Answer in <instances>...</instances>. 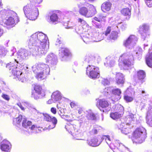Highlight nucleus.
Returning a JSON list of instances; mask_svg holds the SVG:
<instances>
[{
	"label": "nucleus",
	"mask_w": 152,
	"mask_h": 152,
	"mask_svg": "<svg viewBox=\"0 0 152 152\" xmlns=\"http://www.w3.org/2000/svg\"><path fill=\"white\" fill-rule=\"evenodd\" d=\"M48 38L42 32H37L32 35L28 41V47L32 49L33 56H41L47 53L49 48Z\"/></svg>",
	"instance_id": "nucleus-1"
},
{
	"label": "nucleus",
	"mask_w": 152,
	"mask_h": 152,
	"mask_svg": "<svg viewBox=\"0 0 152 152\" xmlns=\"http://www.w3.org/2000/svg\"><path fill=\"white\" fill-rule=\"evenodd\" d=\"M32 69L38 80L44 79L50 72L48 65L43 63L36 64L32 66Z\"/></svg>",
	"instance_id": "nucleus-2"
},
{
	"label": "nucleus",
	"mask_w": 152,
	"mask_h": 152,
	"mask_svg": "<svg viewBox=\"0 0 152 152\" xmlns=\"http://www.w3.org/2000/svg\"><path fill=\"white\" fill-rule=\"evenodd\" d=\"M146 137L145 129L140 127L137 128L133 132L132 140L134 143H141L144 141Z\"/></svg>",
	"instance_id": "nucleus-3"
},
{
	"label": "nucleus",
	"mask_w": 152,
	"mask_h": 152,
	"mask_svg": "<svg viewBox=\"0 0 152 152\" xmlns=\"http://www.w3.org/2000/svg\"><path fill=\"white\" fill-rule=\"evenodd\" d=\"M18 62L17 61L16 59H15L14 63L10 62L7 65L6 67L10 68V70H11L12 74L16 77L18 78L19 81L24 82L26 81L25 77H23L22 72L19 70V69L17 67L16 65Z\"/></svg>",
	"instance_id": "nucleus-4"
},
{
	"label": "nucleus",
	"mask_w": 152,
	"mask_h": 152,
	"mask_svg": "<svg viewBox=\"0 0 152 152\" xmlns=\"http://www.w3.org/2000/svg\"><path fill=\"white\" fill-rule=\"evenodd\" d=\"M26 17L29 20H35L38 15V9L31 4H28L23 8Z\"/></svg>",
	"instance_id": "nucleus-5"
},
{
	"label": "nucleus",
	"mask_w": 152,
	"mask_h": 152,
	"mask_svg": "<svg viewBox=\"0 0 152 152\" xmlns=\"http://www.w3.org/2000/svg\"><path fill=\"white\" fill-rule=\"evenodd\" d=\"M133 61L134 58L132 55L129 53H126L120 56L119 65L120 66L121 61H122L124 68L125 69H127L128 68L133 64Z\"/></svg>",
	"instance_id": "nucleus-6"
},
{
	"label": "nucleus",
	"mask_w": 152,
	"mask_h": 152,
	"mask_svg": "<svg viewBox=\"0 0 152 152\" xmlns=\"http://www.w3.org/2000/svg\"><path fill=\"white\" fill-rule=\"evenodd\" d=\"M86 6L87 8L82 7L80 9L79 12L81 15L89 18L92 17L96 13V9L93 5L87 4Z\"/></svg>",
	"instance_id": "nucleus-7"
},
{
	"label": "nucleus",
	"mask_w": 152,
	"mask_h": 152,
	"mask_svg": "<svg viewBox=\"0 0 152 152\" xmlns=\"http://www.w3.org/2000/svg\"><path fill=\"white\" fill-rule=\"evenodd\" d=\"M86 74L91 78H98L100 76L99 68L93 65H89L86 68Z\"/></svg>",
	"instance_id": "nucleus-8"
},
{
	"label": "nucleus",
	"mask_w": 152,
	"mask_h": 152,
	"mask_svg": "<svg viewBox=\"0 0 152 152\" xmlns=\"http://www.w3.org/2000/svg\"><path fill=\"white\" fill-rule=\"evenodd\" d=\"M96 105L103 112H107L111 109L110 103L104 99L99 100Z\"/></svg>",
	"instance_id": "nucleus-9"
},
{
	"label": "nucleus",
	"mask_w": 152,
	"mask_h": 152,
	"mask_svg": "<svg viewBox=\"0 0 152 152\" xmlns=\"http://www.w3.org/2000/svg\"><path fill=\"white\" fill-rule=\"evenodd\" d=\"M115 110L117 112L111 113L110 117L113 119L116 120L121 117L124 113V108L122 106L119 104L115 105Z\"/></svg>",
	"instance_id": "nucleus-10"
},
{
	"label": "nucleus",
	"mask_w": 152,
	"mask_h": 152,
	"mask_svg": "<svg viewBox=\"0 0 152 152\" xmlns=\"http://www.w3.org/2000/svg\"><path fill=\"white\" fill-rule=\"evenodd\" d=\"M12 15L17 18V22L18 21V17L17 14L14 12L10 10H3L0 12V24L2 23V22L6 18V17H8L10 15Z\"/></svg>",
	"instance_id": "nucleus-11"
},
{
	"label": "nucleus",
	"mask_w": 152,
	"mask_h": 152,
	"mask_svg": "<svg viewBox=\"0 0 152 152\" xmlns=\"http://www.w3.org/2000/svg\"><path fill=\"white\" fill-rule=\"evenodd\" d=\"M137 41V37L134 35H132L124 42V45L127 48H132L135 45Z\"/></svg>",
	"instance_id": "nucleus-12"
},
{
	"label": "nucleus",
	"mask_w": 152,
	"mask_h": 152,
	"mask_svg": "<svg viewBox=\"0 0 152 152\" xmlns=\"http://www.w3.org/2000/svg\"><path fill=\"white\" fill-rule=\"evenodd\" d=\"M17 19L15 18V17L12 15H10L8 17H6V18L4 19L2 22V23L0 24L2 25H7L12 26L15 24L17 23L19 21V19L18 18V21L17 22Z\"/></svg>",
	"instance_id": "nucleus-13"
},
{
	"label": "nucleus",
	"mask_w": 152,
	"mask_h": 152,
	"mask_svg": "<svg viewBox=\"0 0 152 152\" xmlns=\"http://www.w3.org/2000/svg\"><path fill=\"white\" fill-rule=\"evenodd\" d=\"M46 62L49 64L55 65L57 62V58L56 56L53 53L48 54L45 58Z\"/></svg>",
	"instance_id": "nucleus-14"
},
{
	"label": "nucleus",
	"mask_w": 152,
	"mask_h": 152,
	"mask_svg": "<svg viewBox=\"0 0 152 152\" xmlns=\"http://www.w3.org/2000/svg\"><path fill=\"white\" fill-rule=\"evenodd\" d=\"M65 128L68 132L74 136L78 134V130L76 129V126L71 124H67L65 126Z\"/></svg>",
	"instance_id": "nucleus-15"
},
{
	"label": "nucleus",
	"mask_w": 152,
	"mask_h": 152,
	"mask_svg": "<svg viewBox=\"0 0 152 152\" xmlns=\"http://www.w3.org/2000/svg\"><path fill=\"white\" fill-rule=\"evenodd\" d=\"M11 148V145L10 142L7 140H3L0 145L1 150L5 152H9Z\"/></svg>",
	"instance_id": "nucleus-16"
},
{
	"label": "nucleus",
	"mask_w": 152,
	"mask_h": 152,
	"mask_svg": "<svg viewBox=\"0 0 152 152\" xmlns=\"http://www.w3.org/2000/svg\"><path fill=\"white\" fill-rule=\"evenodd\" d=\"M17 58L19 60H22V59L26 58L29 54V52L25 49H20L17 53Z\"/></svg>",
	"instance_id": "nucleus-17"
},
{
	"label": "nucleus",
	"mask_w": 152,
	"mask_h": 152,
	"mask_svg": "<svg viewBox=\"0 0 152 152\" xmlns=\"http://www.w3.org/2000/svg\"><path fill=\"white\" fill-rule=\"evenodd\" d=\"M149 29V26L147 24H143L140 26L139 31L141 34L142 38H145L144 37V34L146 35V36H148L146 32H148Z\"/></svg>",
	"instance_id": "nucleus-18"
},
{
	"label": "nucleus",
	"mask_w": 152,
	"mask_h": 152,
	"mask_svg": "<svg viewBox=\"0 0 152 152\" xmlns=\"http://www.w3.org/2000/svg\"><path fill=\"white\" fill-rule=\"evenodd\" d=\"M92 34L91 33L90 34L88 32H86L82 34L81 37L84 42L87 44L90 42H92L93 37L92 36Z\"/></svg>",
	"instance_id": "nucleus-19"
},
{
	"label": "nucleus",
	"mask_w": 152,
	"mask_h": 152,
	"mask_svg": "<svg viewBox=\"0 0 152 152\" xmlns=\"http://www.w3.org/2000/svg\"><path fill=\"white\" fill-rule=\"evenodd\" d=\"M121 91L120 89L118 88L113 89L112 92V99L115 101H117L121 98L120 94Z\"/></svg>",
	"instance_id": "nucleus-20"
},
{
	"label": "nucleus",
	"mask_w": 152,
	"mask_h": 152,
	"mask_svg": "<svg viewBox=\"0 0 152 152\" xmlns=\"http://www.w3.org/2000/svg\"><path fill=\"white\" fill-rule=\"evenodd\" d=\"M129 125L124 123H122L118 126L119 129L121 130L122 133L125 134H127L129 132V128L128 127Z\"/></svg>",
	"instance_id": "nucleus-21"
},
{
	"label": "nucleus",
	"mask_w": 152,
	"mask_h": 152,
	"mask_svg": "<svg viewBox=\"0 0 152 152\" xmlns=\"http://www.w3.org/2000/svg\"><path fill=\"white\" fill-rule=\"evenodd\" d=\"M115 80L117 84H123L124 82V76L121 73H117L116 74Z\"/></svg>",
	"instance_id": "nucleus-22"
},
{
	"label": "nucleus",
	"mask_w": 152,
	"mask_h": 152,
	"mask_svg": "<svg viewBox=\"0 0 152 152\" xmlns=\"http://www.w3.org/2000/svg\"><path fill=\"white\" fill-rule=\"evenodd\" d=\"M111 3L109 1H107L102 4L101 6L102 10L104 12L109 11L111 9Z\"/></svg>",
	"instance_id": "nucleus-23"
},
{
	"label": "nucleus",
	"mask_w": 152,
	"mask_h": 152,
	"mask_svg": "<svg viewBox=\"0 0 152 152\" xmlns=\"http://www.w3.org/2000/svg\"><path fill=\"white\" fill-rule=\"evenodd\" d=\"M51 98L53 99L54 102H56L61 100L62 98V96L59 91H56L53 93Z\"/></svg>",
	"instance_id": "nucleus-24"
},
{
	"label": "nucleus",
	"mask_w": 152,
	"mask_h": 152,
	"mask_svg": "<svg viewBox=\"0 0 152 152\" xmlns=\"http://www.w3.org/2000/svg\"><path fill=\"white\" fill-rule=\"evenodd\" d=\"M59 56L62 58H63L65 56H68L69 54V50L65 48H61L59 50Z\"/></svg>",
	"instance_id": "nucleus-25"
},
{
	"label": "nucleus",
	"mask_w": 152,
	"mask_h": 152,
	"mask_svg": "<svg viewBox=\"0 0 152 152\" xmlns=\"http://www.w3.org/2000/svg\"><path fill=\"white\" fill-rule=\"evenodd\" d=\"M113 90V87H108L105 88L104 91H102V93H103L104 95L110 98V95H111H111L112 94Z\"/></svg>",
	"instance_id": "nucleus-26"
},
{
	"label": "nucleus",
	"mask_w": 152,
	"mask_h": 152,
	"mask_svg": "<svg viewBox=\"0 0 152 152\" xmlns=\"http://www.w3.org/2000/svg\"><path fill=\"white\" fill-rule=\"evenodd\" d=\"M87 143L89 145L93 147L98 146L100 144L98 142V140L96 138L92 139L90 140H88Z\"/></svg>",
	"instance_id": "nucleus-27"
},
{
	"label": "nucleus",
	"mask_w": 152,
	"mask_h": 152,
	"mask_svg": "<svg viewBox=\"0 0 152 152\" xmlns=\"http://www.w3.org/2000/svg\"><path fill=\"white\" fill-rule=\"evenodd\" d=\"M152 109L148 111L147 115V123L148 124L152 126Z\"/></svg>",
	"instance_id": "nucleus-28"
},
{
	"label": "nucleus",
	"mask_w": 152,
	"mask_h": 152,
	"mask_svg": "<svg viewBox=\"0 0 152 152\" xmlns=\"http://www.w3.org/2000/svg\"><path fill=\"white\" fill-rule=\"evenodd\" d=\"M104 38V34H100L92 37V42H99L103 39Z\"/></svg>",
	"instance_id": "nucleus-29"
},
{
	"label": "nucleus",
	"mask_w": 152,
	"mask_h": 152,
	"mask_svg": "<svg viewBox=\"0 0 152 152\" xmlns=\"http://www.w3.org/2000/svg\"><path fill=\"white\" fill-rule=\"evenodd\" d=\"M31 124L32 123L31 121H28L25 118H23L22 125L23 127L26 128H30V126Z\"/></svg>",
	"instance_id": "nucleus-30"
},
{
	"label": "nucleus",
	"mask_w": 152,
	"mask_h": 152,
	"mask_svg": "<svg viewBox=\"0 0 152 152\" xmlns=\"http://www.w3.org/2000/svg\"><path fill=\"white\" fill-rule=\"evenodd\" d=\"M86 116L89 119L94 120L95 118V115L91 110H88L86 112Z\"/></svg>",
	"instance_id": "nucleus-31"
},
{
	"label": "nucleus",
	"mask_w": 152,
	"mask_h": 152,
	"mask_svg": "<svg viewBox=\"0 0 152 152\" xmlns=\"http://www.w3.org/2000/svg\"><path fill=\"white\" fill-rule=\"evenodd\" d=\"M146 61L148 66L150 67H152V52L148 57H146Z\"/></svg>",
	"instance_id": "nucleus-32"
},
{
	"label": "nucleus",
	"mask_w": 152,
	"mask_h": 152,
	"mask_svg": "<svg viewBox=\"0 0 152 152\" xmlns=\"http://www.w3.org/2000/svg\"><path fill=\"white\" fill-rule=\"evenodd\" d=\"M50 121L52 122V124L51 125H50L48 126V129H52L55 127L57 124V120L56 118L53 117L51 118Z\"/></svg>",
	"instance_id": "nucleus-33"
},
{
	"label": "nucleus",
	"mask_w": 152,
	"mask_h": 152,
	"mask_svg": "<svg viewBox=\"0 0 152 152\" xmlns=\"http://www.w3.org/2000/svg\"><path fill=\"white\" fill-rule=\"evenodd\" d=\"M137 76L139 80H142L144 79L145 76V72L143 70H140L137 72Z\"/></svg>",
	"instance_id": "nucleus-34"
},
{
	"label": "nucleus",
	"mask_w": 152,
	"mask_h": 152,
	"mask_svg": "<svg viewBox=\"0 0 152 152\" xmlns=\"http://www.w3.org/2000/svg\"><path fill=\"white\" fill-rule=\"evenodd\" d=\"M121 14L125 16L130 15H131V11L129 8H123L121 10Z\"/></svg>",
	"instance_id": "nucleus-35"
},
{
	"label": "nucleus",
	"mask_w": 152,
	"mask_h": 152,
	"mask_svg": "<svg viewBox=\"0 0 152 152\" xmlns=\"http://www.w3.org/2000/svg\"><path fill=\"white\" fill-rule=\"evenodd\" d=\"M23 118L22 115H20L18 117L14 118L13 119L14 124H15L16 125L19 124Z\"/></svg>",
	"instance_id": "nucleus-36"
},
{
	"label": "nucleus",
	"mask_w": 152,
	"mask_h": 152,
	"mask_svg": "<svg viewBox=\"0 0 152 152\" xmlns=\"http://www.w3.org/2000/svg\"><path fill=\"white\" fill-rule=\"evenodd\" d=\"M50 18L51 21L54 22L57 21L58 17L56 14L54 13L50 15Z\"/></svg>",
	"instance_id": "nucleus-37"
},
{
	"label": "nucleus",
	"mask_w": 152,
	"mask_h": 152,
	"mask_svg": "<svg viewBox=\"0 0 152 152\" xmlns=\"http://www.w3.org/2000/svg\"><path fill=\"white\" fill-rule=\"evenodd\" d=\"M42 90V88L40 86L36 85L34 87V90L33 91L36 92L38 94H41Z\"/></svg>",
	"instance_id": "nucleus-38"
},
{
	"label": "nucleus",
	"mask_w": 152,
	"mask_h": 152,
	"mask_svg": "<svg viewBox=\"0 0 152 152\" xmlns=\"http://www.w3.org/2000/svg\"><path fill=\"white\" fill-rule=\"evenodd\" d=\"M118 33L116 31H113L111 33L110 39L115 40L118 37Z\"/></svg>",
	"instance_id": "nucleus-39"
},
{
	"label": "nucleus",
	"mask_w": 152,
	"mask_h": 152,
	"mask_svg": "<svg viewBox=\"0 0 152 152\" xmlns=\"http://www.w3.org/2000/svg\"><path fill=\"white\" fill-rule=\"evenodd\" d=\"M41 94H38L36 92L33 91L31 94V97L35 99H37L40 97Z\"/></svg>",
	"instance_id": "nucleus-40"
},
{
	"label": "nucleus",
	"mask_w": 152,
	"mask_h": 152,
	"mask_svg": "<svg viewBox=\"0 0 152 152\" xmlns=\"http://www.w3.org/2000/svg\"><path fill=\"white\" fill-rule=\"evenodd\" d=\"M6 54V50L5 49L1 47H0V57L5 56Z\"/></svg>",
	"instance_id": "nucleus-41"
},
{
	"label": "nucleus",
	"mask_w": 152,
	"mask_h": 152,
	"mask_svg": "<svg viewBox=\"0 0 152 152\" xmlns=\"http://www.w3.org/2000/svg\"><path fill=\"white\" fill-rule=\"evenodd\" d=\"M1 97L3 99L7 101H9L10 100V96L4 93H2Z\"/></svg>",
	"instance_id": "nucleus-42"
},
{
	"label": "nucleus",
	"mask_w": 152,
	"mask_h": 152,
	"mask_svg": "<svg viewBox=\"0 0 152 152\" xmlns=\"http://www.w3.org/2000/svg\"><path fill=\"white\" fill-rule=\"evenodd\" d=\"M111 30V27H108L106 31L104 33L102 34H104V36H107L108 35V34L110 33Z\"/></svg>",
	"instance_id": "nucleus-43"
},
{
	"label": "nucleus",
	"mask_w": 152,
	"mask_h": 152,
	"mask_svg": "<svg viewBox=\"0 0 152 152\" xmlns=\"http://www.w3.org/2000/svg\"><path fill=\"white\" fill-rule=\"evenodd\" d=\"M124 99L128 102H131L133 100L132 97L129 96H124Z\"/></svg>",
	"instance_id": "nucleus-44"
},
{
	"label": "nucleus",
	"mask_w": 152,
	"mask_h": 152,
	"mask_svg": "<svg viewBox=\"0 0 152 152\" xmlns=\"http://www.w3.org/2000/svg\"><path fill=\"white\" fill-rule=\"evenodd\" d=\"M77 28H78V27L77 26H68L66 28L68 29H74L75 30V31H76V32L78 34L80 33V32H79L78 30H77Z\"/></svg>",
	"instance_id": "nucleus-45"
},
{
	"label": "nucleus",
	"mask_w": 152,
	"mask_h": 152,
	"mask_svg": "<svg viewBox=\"0 0 152 152\" xmlns=\"http://www.w3.org/2000/svg\"><path fill=\"white\" fill-rule=\"evenodd\" d=\"M102 83L104 86L109 85L110 83L109 81L107 79H103L102 80Z\"/></svg>",
	"instance_id": "nucleus-46"
},
{
	"label": "nucleus",
	"mask_w": 152,
	"mask_h": 152,
	"mask_svg": "<svg viewBox=\"0 0 152 152\" xmlns=\"http://www.w3.org/2000/svg\"><path fill=\"white\" fill-rule=\"evenodd\" d=\"M103 139H105L107 143L108 144L109 142L110 141V140L109 136H104L103 138Z\"/></svg>",
	"instance_id": "nucleus-47"
},
{
	"label": "nucleus",
	"mask_w": 152,
	"mask_h": 152,
	"mask_svg": "<svg viewBox=\"0 0 152 152\" xmlns=\"http://www.w3.org/2000/svg\"><path fill=\"white\" fill-rule=\"evenodd\" d=\"M78 21L79 22H80L81 23V24L83 25H85L86 26H87V24L86 23V21L84 20H83L81 19V18H79Z\"/></svg>",
	"instance_id": "nucleus-48"
},
{
	"label": "nucleus",
	"mask_w": 152,
	"mask_h": 152,
	"mask_svg": "<svg viewBox=\"0 0 152 152\" xmlns=\"http://www.w3.org/2000/svg\"><path fill=\"white\" fill-rule=\"evenodd\" d=\"M142 51V50L141 48H139L138 52H137L136 53V54L138 56H139V58L141 56Z\"/></svg>",
	"instance_id": "nucleus-49"
},
{
	"label": "nucleus",
	"mask_w": 152,
	"mask_h": 152,
	"mask_svg": "<svg viewBox=\"0 0 152 152\" xmlns=\"http://www.w3.org/2000/svg\"><path fill=\"white\" fill-rule=\"evenodd\" d=\"M70 105L72 108H74L77 105V103L74 102H72L70 103Z\"/></svg>",
	"instance_id": "nucleus-50"
},
{
	"label": "nucleus",
	"mask_w": 152,
	"mask_h": 152,
	"mask_svg": "<svg viewBox=\"0 0 152 152\" xmlns=\"http://www.w3.org/2000/svg\"><path fill=\"white\" fill-rule=\"evenodd\" d=\"M50 111L52 113L54 114H56L57 113L56 109L55 107L51 108L50 110Z\"/></svg>",
	"instance_id": "nucleus-51"
},
{
	"label": "nucleus",
	"mask_w": 152,
	"mask_h": 152,
	"mask_svg": "<svg viewBox=\"0 0 152 152\" xmlns=\"http://www.w3.org/2000/svg\"><path fill=\"white\" fill-rule=\"evenodd\" d=\"M51 117L48 115H46L45 116V119L46 121H50L51 120Z\"/></svg>",
	"instance_id": "nucleus-52"
},
{
	"label": "nucleus",
	"mask_w": 152,
	"mask_h": 152,
	"mask_svg": "<svg viewBox=\"0 0 152 152\" xmlns=\"http://www.w3.org/2000/svg\"><path fill=\"white\" fill-rule=\"evenodd\" d=\"M115 61L114 60H111L109 63V66H113L115 64Z\"/></svg>",
	"instance_id": "nucleus-53"
},
{
	"label": "nucleus",
	"mask_w": 152,
	"mask_h": 152,
	"mask_svg": "<svg viewBox=\"0 0 152 152\" xmlns=\"http://www.w3.org/2000/svg\"><path fill=\"white\" fill-rule=\"evenodd\" d=\"M91 132L92 134H96L97 133V129L94 127L92 130Z\"/></svg>",
	"instance_id": "nucleus-54"
},
{
	"label": "nucleus",
	"mask_w": 152,
	"mask_h": 152,
	"mask_svg": "<svg viewBox=\"0 0 152 152\" xmlns=\"http://www.w3.org/2000/svg\"><path fill=\"white\" fill-rule=\"evenodd\" d=\"M121 27L122 30H125L127 28V25L125 24H123L121 25Z\"/></svg>",
	"instance_id": "nucleus-55"
},
{
	"label": "nucleus",
	"mask_w": 152,
	"mask_h": 152,
	"mask_svg": "<svg viewBox=\"0 0 152 152\" xmlns=\"http://www.w3.org/2000/svg\"><path fill=\"white\" fill-rule=\"evenodd\" d=\"M83 112V109L82 108L79 107L78 109V113L79 114H80L82 113Z\"/></svg>",
	"instance_id": "nucleus-56"
},
{
	"label": "nucleus",
	"mask_w": 152,
	"mask_h": 152,
	"mask_svg": "<svg viewBox=\"0 0 152 152\" xmlns=\"http://www.w3.org/2000/svg\"><path fill=\"white\" fill-rule=\"evenodd\" d=\"M94 19L95 20L98 22H100L101 19L100 18H99V16H98L97 17H95L94 18Z\"/></svg>",
	"instance_id": "nucleus-57"
},
{
	"label": "nucleus",
	"mask_w": 152,
	"mask_h": 152,
	"mask_svg": "<svg viewBox=\"0 0 152 152\" xmlns=\"http://www.w3.org/2000/svg\"><path fill=\"white\" fill-rule=\"evenodd\" d=\"M51 99H50L48 100V104H51L53 102H54L53 101V99L51 98Z\"/></svg>",
	"instance_id": "nucleus-58"
},
{
	"label": "nucleus",
	"mask_w": 152,
	"mask_h": 152,
	"mask_svg": "<svg viewBox=\"0 0 152 152\" xmlns=\"http://www.w3.org/2000/svg\"><path fill=\"white\" fill-rule=\"evenodd\" d=\"M99 18H100L101 19V21L102 20H104L105 17H104L102 15H98Z\"/></svg>",
	"instance_id": "nucleus-59"
},
{
	"label": "nucleus",
	"mask_w": 152,
	"mask_h": 152,
	"mask_svg": "<svg viewBox=\"0 0 152 152\" xmlns=\"http://www.w3.org/2000/svg\"><path fill=\"white\" fill-rule=\"evenodd\" d=\"M21 108V109L23 110H24V107H23L22 105L21 104V103H18L17 104Z\"/></svg>",
	"instance_id": "nucleus-60"
},
{
	"label": "nucleus",
	"mask_w": 152,
	"mask_h": 152,
	"mask_svg": "<svg viewBox=\"0 0 152 152\" xmlns=\"http://www.w3.org/2000/svg\"><path fill=\"white\" fill-rule=\"evenodd\" d=\"M30 129L32 130L37 129V127H36L34 125H33L31 128L30 127Z\"/></svg>",
	"instance_id": "nucleus-61"
},
{
	"label": "nucleus",
	"mask_w": 152,
	"mask_h": 152,
	"mask_svg": "<svg viewBox=\"0 0 152 152\" xmlns=\"http://www.w3.org/2000/svg\"><path fill=\"white\" fill-rule=\"evenodd\" d=\"M146 34H147L148 36H146V35L144 34V37H145V38H142L144 40H145L146 38H148L149 37V35L148 32H147Z\"/></svg>",
	"instance_id": "nucleus-62"
},
{
	"label": "nucleus",
	"mask_w": 152,
	"mask_h": 152,
	"mask_svg": "<svg viewBox=\"0 0 152 152\" xmlns=\"http://www.w3.org/2000/svg\"><path fill=\"white\" fill-rule=\"evenodd\" d=\"M35 2L38 4H40L42 1V0H35Z\"/></svg>",
	"instance_id": "nucleus-63"
},
{
	"label": "nucleus",
	"mask_w": 152,
	"mask_h": 152,
	"mask_svg": "<svg viewBox=\"0 0 152 152\" xmlns=\"http://www.w3.org/2000/svg\"><path fill=\"white\" fill-rule=\"evenodd\" d=\"M89 58H90L89 57H87L85 59L86 61L88 62H89L90 61L89 60Z\"/></svg>",
	"instance_id": "nucleus-64"
}]
</instances>
